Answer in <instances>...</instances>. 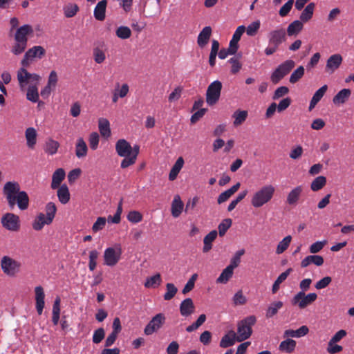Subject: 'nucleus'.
<instances>
[{
	"mask_svg": "<svg viewBox=\"0 0 354 354\" xmlns=\"http://www.w3.org/2000/svg\"><path fill=\"white\" fill-rule=\"evenodd\" d=\"M275 188L272 185L261 187L252 196L251 204L255 208H259L268 203L273 197Z\"/></svg>",
	"mask_w": 354,
	"mask_h": 354,
	"instance_id": "nucleus-4",
	"label": "nucleus"
},
{
	"mask_svg": "<svg viewBox=\"0 0 354 354\" xmlns=\"http://www.w3.org/2000/svg\"><path fill=\"white\" fill-rule=\"evenodd\" d=\"M115 150L119 156L126 158L130 157L132 147L126 140L120 139L115 144Z\"/></svg>",
	"mask_w": 354,
	"mask_h": 354,
	"instance_id": "nucleus-15",
	"label": "nucleus"
},
{
	"mask_svg": "<svg viewBox=\"0 0 354 354\" xmlns=\"http://www.w3.org/2000/svg\"><path fill=\"white\" fill-rule=\"evenodd\" d=\"M304 68L302 66H299L293 73L291 74L290 77V82L292 84H295L304 75Z\"/></svg>",
	"mask_w": 354,
	"mask_h": 354,
	"instance_id": "nucleus-54",
	"label": "nucleus"
},
{
	"mask_svg": "<svg viewBox=\"0 0 354 354\" xmlns=\"http://www.w3.org/2000/svg\"><path fill=\"white\" fill-rule=\"evenodd\" d=\"M106 219L105 217H98L92 226L93 232L102 230L106 225Z\"/></svg>",
	"mask_w": 354,
	"mask_h": 354,
	"instance_id": "nucleus-61",
	"label": "nucleus"
},
{
	"mask_svg": "<svg viewBox=\"0 0 354 354\" xmlns=\"http://www.w3.org/2000/svg\"><path fill=\"white\" fill-rule=\"evenodd\" d=\"M257 318L254 315H250L241 320L237 324L236 341L241 342L248 339L252 333V327L256 324Z\"/></svg>",
	"mask_w": 354,
	"mask_h": 354,
	"instance_id": "nucleus-5",
	"label": "nucleus"
},
{
	"mask_svg": "<svg viewBox=\"0 0 354 354\" xmlns=\"http://www.w3.org/2000/svg\"><path fill=\"white\" fill-rule=\"evenodd\" d=\"M166 317L163 313H158L151 318L144 329L146 335H151L157 332L165 324Z\"/></svg>",
	"mask_w": 354,
	"mask_h": 354,
	"instance_id": "nucleus-10",
	"label": "nucleus"
},
{
	"mask_svg": "<svg viewBox=\"0 0 354 354\" xmlns=\"http://www.w3.org/2000/svg\"><path fill=\"white\" fill-rule=\"evenodd\" d=\"M245 31V27L244 26H240L236 28L229 44L230 50H234L236 52H237L239 48V41Z\"/></svg>",
	"mask_w": 354,
	"mask_h": 354,
	"instance_id": "nucleus-20",
	"label": "nucleus"
},
{
	"mask_svg": "<svg viewBox=\"0 0 354 354\" xmlns=\"http://www.w3.org/2000/svg\"><path fill=\"white\" fill-rule=\"evenodd\" d=\"M35 308L38 315H41L45 306V294L43 287L41 286L35 288Z\"/></svg>",
	"mask_w": 354,
	"mask_h": 354,
	"instance_id": "nucleus-16",
	"label": "nucleus"
},
{
	"mask_svg": "<svg viewBox=\"0 0 354 354\" xmlns=\"http://www.w3.org/2000/svg\"><path fill=\"white\" fill-rule=\"evenodd\" d=\"M33 29L30 25L26 24L17 29L15 34V44H13L11 52L19 55L26 50L28 44V36L32 34Z\"/></svg>",
	"mask_w": 354,
	"mask_h": 354,
	"instance_id": "nucleus-2",
	"label": "nucleus"
},
{
	"mask_svg": "<svg viewBox=\"0 0 354 354\" xmlns=\"http://www.w3.org/2000/svg\"><path fill=\"white\" fill-rule=\"evenodd\" d=\"M245 254V250L241 249L238 250L234 257L230 260V264L228 266H232V269L234 270L236 268L241 262V257Z\"/></svg>",
	"mask_w": 354,
	"mask_h": 354,
	"instance_id": "nucleus-58",
	"label": "nucleus"
},
{
	"mask_svg": "<svg viewBox=\"0 0 354 354\" xmlns=\"http://www.w3.org/2000/svg\"><path fill=\"white\" fill-rule=\"evenodd\" d=\"M46 53L45 49L41 46H35L28 49L21 62V64L24 67H28L30 65V62L34 58L41 59Z\"/></svg>",
	"mask_w": 354,
	"mask_h": 354,
	"instance_id": "nucleus-13",
	"label": "nucleus"
},
{
	"mask_svg": "<svg viewBox=\"0 0 354 354\" xmlns=\"http://www.w3.org/2000/svg\"><path fill=\"white\" fill-rule=\"evenodd\" d=\"M99 256V252L93 250L89 252V262H88V268L91 271H93L97 266V259Z\"/></svg>",
	"mask_w": 354,
	"mask_h": 354,
	"instance_id": "nucleus-57",
	"label": "nucleus"
},
{
	"mask_svg": "<svg viewBox=\"0 0 354 354\" xmlns=\"http://www.w3.org/2000/svg\"><path fill=\"white\" fill-rule=\"evenodd\" d=\"M228 62L232 64L231 73L232 74L237 73L241 68V64L239 62V57H232L229 59Z\"/></svg>",
	"mask_w": 354,
	"mask_h": 354,
	"instance_id": "nucleus-62",
	"label": "nucleus"
},
{
	"mask_svg": "<svg viewBox=\"0 0 354 354\" xmlns=\"http://www.w3.org/2000/svg\"><path fill=\"white\" fill-rule=\"evenodd\" d=\"M0 266L3 274L9 277H16L21 268V262L7 255L2 257Z\"/></svg>",
	"mask_w": 354,
	"mask_h": 354,
	"instance_id": "nucleus-6",
	"label": "nucleus"
},
{
	"mask_svg": "<svg viewBox=\"0 0 354 354\" xmlns=\"http://www.w3.org/2000/svg\"><path fill=\"white\" fill-rule=\"evenodd\" d=\"M303 27V22L300 20H295L288 25L287 35L288 36H296L301 31Z\"/></svg>",
	"mask_w": 354,
	"mask_h": 354,
	"instance_id": "nucleus-34",
	"label": "nucleus"
},
{
	"mask_svg": "<svg viewBox=\"0 0 354 354\" xmlns=\"http://www.w3.org/2000/svg\"><path fill=\"white\" fill-rule=\"evenodd\" d=\"M283 304L281 301H274L271 304V305L266 310V316L267 318L272 317L275 315L278 310L282 308Z\"/></svg>",
	"mask_w": 354,
	"mask_h": 354,
	"instance_id": "nucleus-47",
	"label": "nucleus"
},
{
	"mask_svg": "<svg viewBox=\"0 0 354 354\" xmlns=\"http://www.w3.org/2000/svg\"><path fill=\"white\" fill-rule=\"evenodd\" d=\"M248 116V112L245 110L237 109L232 114V118H234L233 124L234 127H239L247 119Z\"/></svg>",
	"mask_w": 354,
	"mask_h": 354,
	"instance_id": "nucleus-30",
	"label": "nucleus"
},
{
	"mask_svg": "<svg viewBox=\"0 0 354 354\" xmlns=\"http://www.w3.org/2000/svg\"><path fill=\"white\" fill-rule=\"evenodd\" d=\"M52 223L51 221H48V218L46 217L44 213H39L35 217V220L32 222V228L36 231H40L43 229L44 225H50Z\"/></svg>",
	"mask_w": 354,
	"mask_h": 354,
	"instance_id": "nucleus-22",
	"label": "nucleus"
},
{
	"mask_svg": "<svg viewBox=\"0 0 354 354\" xmlns=\"http://www.w3.org/2000/svg\"><path fill=\"white\" fill-rule=\"evenodd\" d=\"M218 232L216 230H212L208 233L203 239L204 246L203 248V252H209L212 248V242L217 237Z\"/></svg>",
	"mask_w": 354,
	"mask_h": 354,
	"instance_id": "nucleus-33",
	"label": "nucleus"
},
{
	"mask_svg": "<svg viewBox=\"0 0 354 354\" xmlns=\"http://www.w3.org/2000/svg\"><path fill=\"white\" fill-rule=\"evenodd\" d=\"M303 192V188L301 186H297L293 188L288 194L286 198V203L290 206L297 205L301 193Z\"/></svg>",
	"mask_w": 354,
	"mask_h": 354,
	"instance_id": "nucleus-18",
	"label": "nucleus"
},
{
	"mask_svg": "<svg viewBox=\"0 0 354 354\" xmlns=\"http://www.w3.org/2000/svg\"><path fill=\"white\" fill-rule=\"evenodd\" d=\"M1 221L3 227L8 230L17 232L20 229L19 217L13 213L5 214Z\"/></svg>",
	"mask_w": 354,
	"mask_h": 354,
	"instance_id": "nucleus-12",
	"label": "nucleus"
},
{
	"mask_svg": "<svg viewBox=\"0 0 354 354\" xmlns=\"http://www.w3.org/2000/svg\"><path fill=\"white\" fill-rule=\"evenodd\" d=\"M184 204L182 202L180 196H174L171 203V214L174 218L178 217L183 209Z\"/></svg>",
	"mask_w": 354,
	"mask_h": 354,
	"instance_id": "nucleus-26",
	"label": "nucleus"
},
{
	"mask_svg": "<svg viewBox=\"0 0 354 354\" xmlns=\"http://www.w3.org/2000/svg\"><path fill=\"white\" fill-rule=\"evenodd\" d=\"M26 97L32 102H37L39 100L38 89L36 85H30L28 88Z\"/></svg>",
	"mask_w": 354,
	"mask_h": 354,
	"instance_id": "nucleus-52",
	"label": "nucleus"
},
{
	"mask_svg": "<svg viewBox=\"0 0 354 354\" xmlns=\"http://www.w3.org/2000/svg\"><path fill=\"white\" fill-rule=\"evenodd\" d=\"M57 194L59 202L62 204H66L70 200V192L65 184L58 187Z\"/></svg>",
	"mask_w": 354,
	"mask_h": 354,
	"instance_id": "nucleus-35",
	"label": "nucleus"
},
{
	"mask_svg": "<svg viewBox=\"0 0 354 354\" xmlns=\"http://www.w3.org/2000/svg\"><path fill=\"white\" fill-rule=\"evenodd\" d=\"M65 174V171L62 168L55 170L52 176L51 188L53 189H55L61 186L60 184L64 179Z\"/></svg>",
	"mask_w": 354,
	"mask_h": 354,
	"instance_id": "nucleus-27",
	"label": "nucleus"
},
{
	"mask_svg": "<svg viewBox=\"0 0 354 354\" xmlns=\"http://www.w3.org/2000/svg\"><path fill=\"white\" fill-rule=\"evenodd\" d=\"M122 254L121 248H108L104 252V263L106 266L113 267L115 266L120 259Z\"/></svg>",
	"mask_w": 354,
	"mask_h": 354,
	"instance_id": "nucleus-11",
	"label": "nucleus"
},
{
	"mask_svg": "<svg viewBox=\"0 0 354 354\" xmlns=\"http://www.w3.org/2000/svg\"><path fill=\"white\" fill-rule=\"evenodd\" d=\"M296 344L297 343L295 340L288 338L280 343L279 348L281 351L291 353L295 351Z\"/></svg>",
	"mask_w": 354,
	"mask_h": 354,
	"instance_id": "nucleus-41",
	"label": "nucleus"
},
{
	"mask_svg": "<svg viewBox=\"0 0 354 354\" xmlns=\"http://www.w3.org/2000/svg\"><path fill=\"white\" fill-rule=\"evenodd\" d=\"M309 332V329L307 326H302L297 330L288 329L286 330L283 333L284 337H296L299 338L306 335Z\"/></svg>",
	"mask_w": 354,
	"mask_h": 354,
	"instance_id": "nucleus-24",
	"label": "nucleus"
},
{
	"mask_svg": "<svg viewBox=\"0 0 354 354\" xmlns=\"http://www.w3.org/2000/svg\"><path fill=\"white\" fill-rule=\"evenodd\" d=\"M234 270L232 266H227L216 279V283H226L232 277Z\"/></svg>",
	"mask_w": 354,
	"mask_h": 354,
	"instance_id": "nucleus-43",
	"label": "nucleus"
},
{
	"mask_svg": "<svg viewBox=\"0 0 354 354\" xmlns=\"http://www.w3.org/2000/svg\"><path fill=\"white\" fill-rule=\"evenodd\" d=\"M315 8V3H310L308 4L300 15V21L305 23L311 19L313 15Z\"/></svg>",
	"mask_w": 354,
	"mask_h": 354,
	"instance_id": "nucleus-37",
	"label": "nucleus"
},
{
	"mask_svg": "<svg viewBox=\"0 0 354 354\" xmlns=\"http://www.w3.org/2000/svg\"><path fill=\"white\" fill-rule=\"evenodd\" d=\"M351 91L349 88H343L339 91L333 99V102L335 104H344L349 98Z\"/></svg>",
	"mask_w": 354,
	"mask_h": 354,
	"instance_id": "nucleus-31",
	"label": "nucleus"
},
{
	"mask_svg": "<svg viewBox=\"0 0 354 354\" xmlns=\"http://www.w3.org/2000/svg\"><path fill=\"white\" fill-rule=\"evenodd\" d=\"M93 59L97 64H102L106 59L105 53L98 47L93 49Z\"/></svg>",
	"mask_w": 354,
	"mask_h": 354,
	"instance_id": "nucleus-59",
	"label": "nucleus"
},
{
	"mask_svg": "<svg viewBox=\"0 0 354 354\" xmlns=\"http://www.w3.org/2000/svg\"><path fill=\"white\" fill-rule=\"evenodd\" d=\"M317 299V295L310 292L307 295L304 292H298L292 297L291 303L293 306H297L299 309H304L311 305Z\"/></svg>",
	"mask_w": 354,
	"mask_h": 354,
	"instance_id": "nucleus-9",
	"label": "nucleus"
},
{
	"mask_svg": "<svg viewBox=\"0 0 354 354\" xmlns=\"http://www.w3.org/2000/svg\"><path fill=\"white\" fill-rule=\"evenodd\" d=\"M268 46L265 48L264 53L267 56H270L276 53L279 46L286 41V32L282 28H277L271 30L268 34Z\"/></svg>",
	"mask_w": 354,
	"mask_h": 354,
	"instance_id": "nucleus-3",
	"label": "nucleus"
},
{
	"mask_svg": "<svg viewBox=\"0 0 354 354\" xmlns=\"http://www.w3.org/2000/svg\"><path fill=\"white\" fill-rule=\"evenodd\" d=\"M295 63L292 59L283 62L273 71L270 80L273 84H277L295 67Z\"/></svg>",
	"mask_w": 354,
	"mask_h": 354,
	"instance_id": "nucleus-8",
	"label": "nucleus"
},
{
	"mask_svg": "<svg viewBox=\"0 0 354 354\" xmlns=\"http://www.w3.org/2000/svg\"><path fill=\"white\" fill-rule=\"evenodd\" d=\"M326 183V178L323 176L315 178L311 183L310 188L313 191L317 192L322 189Z\"/></svg>",
	"mask_w": 354,
	"mask_h": 354,
	"instance_id": "nucleus-48",
	"label": "nucleus"
},
{
	"mask_svg": "<svg viewBox=\"0 0 354 354\" xmlns=\"http://www.w3.org/2000/svg\"><path fill=\"white\" fill-rule=\"evenodd\" d=\"M25 68L23 66L17 72V80L21 88L24 87L31 80V73H28Z\"/></svg>",
	"mask_w": 354,
	"mask_h": 354,
	"instance_id": "nucleus-32",
	"label": "nucleus"
},
{
	"mask_svg": "<svg viewBox=\"0 0 354 354\" xmlns=\"http://www.w3.org/2000/svg\"><path fill=\"white\" fill-rule=\"evenodd\" d=\"M37 131L33 127H28L25 131L27 146L33 149L37 142Z\"/></svg>",
	"mask_w": 354,
	"mask_h": 354,
	"instance_id": "nucleus-29",
	"label": "nucleus"
},
{
	"mask_svg": "<svg viewBox=\"0 0 354 354\" xmlns=\"http://www.w3.org/2000/svg\"><path fill=\"white\" fill-rule=\"evenodd\" d=\"M292 241V236L290 235H288L284 237L277 245L276 249V253L277 254H282L285 252L288 248L289 247Z\"/></svg>",
	"mask_w": 354,
	"mask_h": 354,
	"instance_id": "nucleus-46",
	"label": "nucleus"
},
{
	"mask_svg": "<svg viewBox=\"0 0 354 354\" xmlns=\"http://www.w3.org/2000/svg\"><path fill=\"white\" fill-rule=\"evenodd\" d=\"M184 165V160L182 157H179L176 161L175 164L173 165L171 169L170 170L169 174V179L170 180H174L176 178L178 173L183 168Z\"/></svg>",
	"mask_w": 354,
	"mask_h": 354,
	"instance_id": "nucleus-39",
	"label": "nucleus"
},
{
	"mask_svg": "<svg viewBox=\"0 0 354 354\" xmlns=\"http://www.w3.org/2000/svg\"><path fill=\"white\" fill-rule=\"evenodd\" d=\"M260 21H255L250 24L247 28H245L246 33L249 36H254L257 32L258 30L260 28Z\"/></svg>",
	"mask_w": 354,
	"mask_h": 354,
	"instance_id": "nucleus-63",
	"label": "nucleus"
},
{
	"mask_svg": "<svg viewBox=\"0 0 354 354\" xmlns=\"http://www.w3.org/2000/svg\"><path fill=\"white\" fill-rule=\"evenodd\" d=\"M328 89L327 85H324L321 88H319L313 95L310 104L308 109L309 111L313 110L315 106L317 105V104L321 100V99L323 97L324 95Z\"/></svg>",
	"mask_w": 354,
	"mask_h": 354,
	"instance_id": "nucleus-28",
	"label": "nucleus"
},
{
	"mask_svg": "<svg viewBox=\"0 0 354 354\" xmlns=\"http://www.w3.org/2000/svg\"><path fill=\"white\" fill-rule=\"evenodd\" d=\"M45 212L46 214H44L46 217L48 218V221H51L53 222L57 212L55 204L53 202L48 203L45 207Z\"/></svg>",
	"mask_w": 354,
	"mask_h": 354,
	"instance_id": "nucleus-50",
	"label": "nucleus"
},
{
	"mask_svg": "<svg viewBox=\"0 0 354 354\" xmlns=\"http://www.w3.org/2000/svg\"><path fill=\"white\" fill-rule=\"evenodd\" d=\"M87 151L88 147L84 139L82 138H78L75 146L76 156L79 158L85 157Z\"/></svg>",
	"mask_w": 354,
	"mask_h": 354,
	"instance_id": "nucleus-36",
	"label": "nucleus"
},
{
	"mask_svg": "<svg viewBox=\"0 0 354 354\" xmlns=\"http://www.w3.org/2000/svg\"><path fill=\"white\" fill-rule=\"evenodd\" d=\"M327 243L326 240L322 241H316L309 247V252L312 254H316L320 252Z\"/></svg>",
	"mask_w": 354,
	"mask_h": 354,
	"instance_id": "nucleus-60",
	"label": "nucleus"
},
{
	"mask_svg": "<svg viewBox=\"0 0 354 354\" xmlns=\"http://www.w3.org/2000/svg\"><path fill=\"white\" fill-rule=\"evenodd\" d=\"M162 282V278L160 273H157L155 275L147 279L145 286L147 288H156L160 285Z\"/></svg>",
	"mask_w": 354,
	"mask_h": 354,
	"instance_id": "nucleus-45",
	"label": "nucleus"
},
{
	"mask_svg": "<svg viewBox=\"0 0 354 354\" xmlns=\"http://www.w3.org/2000/svg\"><path fill=\"white\" fill-rule=\"evenodd\" d=\"M177 292L178 288L175 286L174 283H167L166 284V292L163 296L164 299L166 301L171 300L172 298L174 297Z\"/></svg>",
	"mask_w": 354,
	"mask_h": 354,
	"instance_id": "nucleus-49",
	"label": "nucleus"
},
{
	"mask_svg": "<svg viewBox=\"0 0 354 354\" xmlns=\"http://www.w3.org/2000/svg\"><path fill=\"white\" fill-rule=\"evenodd\" d=\"M140 147L138 145H134L132 147V152L131 153L130 157L124 158L122 162L120 167L122 169L127 168L128 167L133 165L137 159L139 154Z\"/></svg>",
	"mask_w": 354,
	"mask_h": 354,
	"instance_id": "nucleus-21",
	"label": "nucleus"
},
{
	"mask_svg": "<svg viewBox=\"0 0 354 354\" xmlns=\"http://www.w3.org/2000/svg\"><path fill=\"white\" fill-rule=\"evenodd\" d=\"M99 130L104 137H109L111 135L110 123L107 119L100 118L98 121Z\"/></svg>",
	"mask_w": 354,
	"mask_h": 354,
	"instance_id": "nucleus-44",
	"label": "nucleus"
},
{
	"mask_svg": "<svg viewBox=\"0 0 354 354\" xmlns=\"http://www.w3.org/2000/svg\"><path fill=\"white\" fill-rule=\"evenodd\" d=\"M232 301L234 306H242L246 304L247 299L243 295V291L239 290L234 295Z\"/></svg>",
	"mask_w": 354,
	"mask_h": 354,
	"instance_id": "nucleus-56",
	"label": "nucleus"
},
{
	"mask_svg": "<svg viewBox=\"0 0 354 354\" xmlns=\"http://www.w3.org/2000/svg\"><path fill=\"white\" fill-rule=\"evenodd\" d=\"M292 271V268H288L285 272L279 274V276L277 277V279L275 280L272 285V292L273 294L277 292V291L279 289L280 284L287 279V277L289 276Z\"/></svg>",
	"mask_w": 354,
	"mask_h": 354,
	"instance_id": "nucleus-40",
	"label": "nucleus"
},
{
	"mask_svg": "<svg viewBox=\"0 0 354 354\" xmlns=\"http://www.w3.org/2000/svg\"><path fill=\"white\" fill-rule=\"evenodd\" d=\"M180 313L183 317H189L194 313L195 306L191 298L184 299L180 304Z\"/></svg>",
	"mask_w": 354,
	"mask_h": 354,
	"instance_id": "nucleus-17",
	"label": "nucleus"
},
{
	"mask_svg": "<svg viewBox=\"0 0 354 354\" xmlns=\"http://www.w3.org/2000/svg\"><path fill=\"white\" fill-rule=\"evenodd\" d=\"M63 10L65 17L71 18L77 14L79 10V7L77 4L68 3L64 7Z\"/></svg>",
	"mask_w": 354,
	"mask_h": 354,
	"instance_id": "nucleus-51",
	"label": "nucleus"
},
{
	"mask_svg": "<svg viewBox=\"0 0 354 354\" xmlns=\"http://www.w3.org/2000/svg\"><path fill=\"white\" fill-rule=\"evenodd\" d=\"M232 221L231 218H225L218 225V234L220 236H223L228 229L231 227Z\"/></svg>",
	"mask_w": 354,
	"mask_h": 354,
	"instance_id": "nucleus-55",
	"label": "nucleus"
},
{
	"mask_svg": "<svg viewBox=\"0 0 354 354\" xmlns=\"http://www.w3.org/2000/svg\"><path fill=\"white\" fill-rule=\"evenodd\" d=\"M105 331L103 328H99L95 330L93 335V342L95 344L100 343L104 338Z\"/></svg>",
	"mask_w": 354,
	"mask_h": 354,
	"instance_id": "nucleus-64",
	"label": "nucleus"
},
{
	"mask_svg": "<svg viewBox=\"0 0 354 354\" xmlns=\"http://www.w3.org/2000/svg\"><path fill=\"white\" fill-rule=\"evenodd\" d=\"M116 36L122 39H129L131 36V30L127 26H120L115 31Z\"/></svg>",
	"mask_w": 354,
	"mask_h": 354,
	"instance_id": "nucleus-53",
	"label": "nucleus"
},
{
	"mask_svg": "<svg viewBox=\"0 0 354 354\" xmlns=\"http://www.w3.org/2000/svg\"><path fill=\"white\" fill-rule=\"evenodd\" d=\"M236 340V333L234 331H231L230 333L225 335L221 342L220 346L221 348H227L234 344Z\"/></svg>",
	"mask_w": 354,
	"mask_h": 354,
	"instance_id": "nucleus-42",
	"label": "nucleus"
},
{
	"mask_svg": "<svg viewBox=\"0 0 354 354\" xmlns=\"http://www.w3.org/2000/svg\"><path fill=\"white\" fill-rule=\"evenodd\" d=\"M59 147V143L52 138H49L46 141L44 145V151L48 155H54L57 152Z\"/></svg>",
	"mask_w": 354,
	"mask_h": 354,
	"instance_id": "nucleus-38",
	"label": "nucleus"
},
{
	"mask_svg": "<svg viewBox=\"0 0 354 354\" xmlns=\"http://www.w3.org/2000/svg\"><path fill=\"white\" fill-rule=\"evenodd\" d=\"M222 83L219 80L212 82L206 91V102L209 106L216 104L221 97Z\"/></svg>",
	"mask_w": 354,
	"mask_h": 354,
	"instance_id": "nucleus-7",
	"label": "nucleus"
},
{
	"mask_svg": "<svg viewBox=\"0 0 354 354\" xmlns=\"http://www.w3.org/2000/svg\"><path fill=\"white\" fill-rule=\"evenodd\" d=\"M212 35V28L210 26H205L200 32L198 38L197 44L201 48L205 47L209 42Z\"/></svg>",
	"mask_w": 354,
	"mask_h": 354,
	"instance_id": "nucleus-19",
	"label": "nucleus"
},
{
	"mask_svg": "<svg viewBox=\"0 0 354 354\" xmlns=\"http://www.w3.org/2000/svg\"><path fill=\"white\" fill-rule=\"evenodd\" d=\"M3 192L11 209L16 204L21 210H26L28 208V195L25 191L20 190V185L17 182H7L3 186Z\"/></svg>",
	"mask_w": 354,
	"mask_h": 354,
	"instance_id": "nucleus-1",
	"label": "nucleus"
},
{
	"mask_svg": "<svg viewBox=\"0 0 354 354\" xmlns=\"http://www.w3.org/2000/svg\"><path fill=\"white\" fill-rule=\"evenodd\" d=\"M343 61L340 54H334L328 57L326 62L325 72L328 74L333 73L341 66Z\"/></svg>",
	"mask_w": 354,
	"mask_h": 354,
	"instance_id": "nucleus-14",
	"label": "nucleus"
},
{
	"mask_svg": "<svg viewBox=\"0 0 354 354\" xmlns=\"http://www.w3.org/2000/svg\"><path fill=\"white\" fill-rule=\"evenodd\" d=\"M324 258L319 255H309L305 257L301 262V268H306L310 264L313 263L317 266L323 265Z\"/></svg>",
	"mask_w": 354,
	"mask_h": 354,
	"instance_id": "nucleus-25",
	"label": "nucleus"
},
{
	"mask_svg": "<svg viewBox=\"0 0 354 354\" xmlns=\"http://www.w3.org/2000/svg\"><path fill=\"white\" fill-rule=\"evenodd\" d=\"M106 0H102L97 3L94 9V17L98 21H104L106 17Z\"/></svg>",
	"mask_w": 354,
	"mask_h": 354,
	"instance_id": "nucleus-23",
	"label": "nucleus"
}]
</instances>
